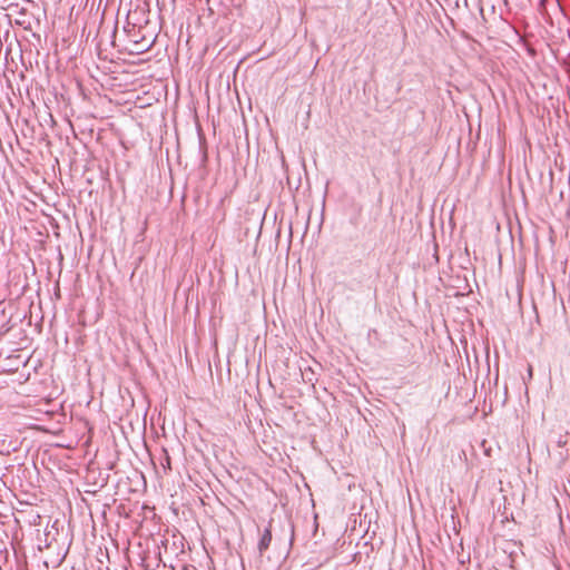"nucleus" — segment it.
Listing matches in <instances>:
<instances>
[{"label":"nucleus","instance_id":"nucleus-1","mask_svg":"<svg viewBox=\"0 0 570 570\" xmlns=\"http://www.w3.org/2000/svg\"><path fill=\"white\" fill-rule=\"evenodd\" d=\"M272 542V531H271V524L264 530L263 534L261 535V539L258 541V551L261 554H263L268 548Z\"/></svg>","mask_w":570,"mask_h":570},{"label":"nucleus","instance_id":"nucleus-2","mask_svg":"<svg viewBox=\"0 0 570 570\" xmlns=\"http://www.w3.org/2000/svg\"><path fill=\"white\" fill-rule=\"evenodd\" d=\"M569 443H570V432H564L563 434L559 435V438L557 440L558 446L566 448L564 454L561 453L562 459L568 458L570 454V449L568 448Z\"/></svg>","mask_w":570,"mask_h":570},{"label":"nucleus","instance_id":"nucleus-3","mask_svg":"<svg viewBox=\"0 0 570 570\" xmlns=\"http://www.w3.org/2000/svg\"><path fill=\"white\" fill-rule=\"evenodd\" d=\"M159 460H160V465L164 470V473L167 474L171 470V465H170V456L166 449L161 450V455H160Z\"/></svg>","mask_w":570,"mask_h":570},{"label":"nucleus","instance_id":"nucleus-4","mask_svg":"<svg viewBox=\"0 0 570 570\" xmlns=\"http://www.w3.org/2000/svg\"><path fill=\"white\" fill-rule=\"evenodd\" d=\"M528 375L530 379L532 377V367L531 366H529V368H528Z\"/></svg>","mask_w":570,"mask_h":570}]
</instances>
